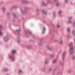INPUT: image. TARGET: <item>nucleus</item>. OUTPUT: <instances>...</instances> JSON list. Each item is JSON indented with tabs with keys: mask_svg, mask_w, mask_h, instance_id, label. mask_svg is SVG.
<instances>
[{
	"mask_svg": "<svg viewBox=\"0 0 75 75\" xmlns=\"http://www.w3.org/2000/svg\"><path fill=\"white\" fill-rule=\"evenodd\" d=\"M73 47H71L69 50V53L70 54H71L73 53Z\"/></svg>",
	"mask_w": 75,
	"mask_h": 75,
	"instance_id": "obj_1",
	"label": "nucleus"
},
{
	"mask_svg": "<svg viewBox=\"0 0 75 75\" xmlns=\"http://www.w3.org/2000/svg\"><path fill=\"white\" fill-rule=\"evenodd\" d=\"M72 45V43H70V44H69V47L71 46Z\"/></svg>",
	"mask_w": 75,
	"mask_h": 75,
	"instance_id": "obj_2",
	"label": "nucleus"
},
{
	"mask_svg": "<svg viewBox=\"0 0 75 75\" xmlns=\"http://www.w3.org/2000/svg\"><path fill=\"white\" fill-rule=\"evenodd\" d=\"M16 52V51L15 50H13L12 52L13 53H15Z\"/></svg>",
	"mask_w": 75,
	"mask_h": 75,
	"instance_id": "obj_3",
	"label": "nucleus"
},
{
	"mask_svg": "<svg viewBox=\"0 0 75 75\" xmlns=\"http://www.w3.org/2000/svg\"><path fill=\"white\" fill-rule=\"evenodd\" d=\"M65 54H66V52H64V53H63V57H64V56H65Z\"/></svg>",
	"mask_w": 75,
	"mask_h": 75,
	"instance_id": "obj_4",
	"label": "nucleus"
},
{
	"mask_svg": "<svg viewBox=\"0 0 75 75\" xmlns=\"http://www.w3.org/2000/svg\"><path fill=\"white\" fill-rule=\"evenodd\" d=\"M3 35V33L2 32H0V36H1Z\"/></svg>",
	"mask_w": 75,
	"mask_h": 75,
	"instance_id": "obj_5",
	"label": "nucleus"
},
{
	"mask_svg": "<svg viewBox=\"0 0 75 75\" xmlns=\"http://www.w3.org/2000/svg\"><path fill=\"white\" fill-rule=\"evenodd\" d=\"M67 30H68V32H69V30H70L69 29V28H68V29H67Z\"/></svg>",
	"mask_w": 75,
	"mask_h": 75,
	"instance_id": "obj_6",
	"label": "nucleus"
},
{
	"mask_svg": "<svg viewBox=\"0 0 75 75\" xmlns=\"http://www.w3.org/2000/svg\"><path fill=\"white\" fill-rule=\"evenodd\" d=\"M19 72L20 73L22 72V71L21 70H19Z\"/></svg>",
	"mask_w": 75,
	"mask_h": 75,
	"instance_id": "obj_7",
	"label": "nucleus"
},
{
	"mask_svg": "<svg viewBox=\"0 0 75 75\" xmlns=\"http://www.w3.org/2000/svg\"><path fill=\"white\" fill-rule=\"evenodd\" d=\"M47 63H48L47 62V61L46 62H45V64H47Z\"/></svg>",
	"mask_w": 75,
	"mask_h": 75,
	"instance_id": "obj_8",
	"label": "nucleus"
},
{
	"mask_svg": "<svg viewBox=\"0 0 75 75\" xmlns=\"http://www.w3.org/2000/svg\"><path fill=\"white\" fill-rule=\"evenodd\" d=\"M61 13V11H60L59 12V14H60Z\"/></svg>",
	"mask_w": 75,
	"mask_h": 75,
	"instance_id": "obj_9",
	"label": "nucleus"
},
{
	"mask_svg": "<svg viewBox=\"0 0 75 75\" xmlns=\"http://www.w3.org/2000/svg\"><path fill=\"white\" fill-rule=\"evenodd\" d=\"M60 42L61 43H62V40H61Z\"/></svg>",
	"mask_w": 75,
	"mask_h": 75,
	"instance_id": "obj_10",
	"label": "nucleus"
},
{
	"mask_svg": "<svg viewBox=\"0 0 75 75\" xmlns=\"http://www.w3.org/2000/svg\"><path fill=\"white\" fill-rule=\"evenodd\" d=\"M74 32H75L74 31H73V34H74Z\"/></svg>",
	"mask_w": 75,
	"mask_h": 75,
	"instance_id": "obj_11",
	"label": "nucleus"
},
{
	"mask_svg": "<svg viewBox=\"0 0 75 75\" xmlns=\"http://www.w3.org/2000/svg\"><path fill=\"white\" fill-rule=\"evenodd\" d=\"M42 12H43V13L45 14H46V13H44V11H42Z\"/></svg>",
	"mask_w": 75,
	"mask_h": 75,
	"instance_id": "obj_12",
	"label": "nucleus"
},
{
	"mask_svg": "<svg viewBox=\"0 0 75 75\" xmlns=\"http://www.w3.org/2000/svg\"><path fill=\"white\" fill-rule=\"evenodd\" d=\"M8 70V69H5V71H7Z\"/></svg>",
	"mask_w": 75,
	"mask_h": 75,
	"instance_id": "obj_13",
	"label": "nucleus"
},
{
	"mask_svg": "<svg viewBox=\"0 0 75 75\" xmlns=\"http://www.w3.org/2000/svg\"><path fill=\"white\" fill-rule=\"evenodd\" d=\"M67 1H68L67 0H66V1H65L66 2H67Z\"/></svg>",
	"mask_w": 75,
	"mask_h": 75,
	"instance_id": "obj_14",
	"label": "nucleus"
},
{
	"mask_svg": "<svg viewBox=\"0 0 75 75\" xmlns=\"http://www.w3.org/2000/svg\"><path fill=\"white\" fill-rule=\"evenodd\" d=\"M59 26H59V25H57V27H59Z\"/></svg>",
	"mask_w": 75,
	"mask_h": 75,
	"instance_id": "obj_15",
	"label": "nucleus"
},
{
	"mask_svg": "<svg viewBox=\"0 0 75 75\" xmlns=\"http://www.w3.org/2000/svg\"><path fill=\"white\" fill-rule=\"evenodd\" d=\"M59 5V4H57V6H58Z\"/></svg>",
	"mask_w": 75,
	"mask_h": 75,
	"instance_id": "obj_16",
	"label": "nucleus"
},
{
	"mask_svg": "<svg viewBox=\"0 0 75 75\" xmlns=\"http://www.w3.org/2000/svg\"><path fill=\"white\" fill-rule=\"evenodd\" d=\"M55 61H53V63H55Z\"/></svg>",
	"mask_w": 75,
	"mask_h": 75,
	"instance_id": "obj_17",
	"label": "nucleus"
},
{
	"mask_svg": "<svg viewBox=\"0 0 75 75\" xmlns=\"http://www.w3.org/2000/svg\"><path fill=\"white\" fill-rule=\"evenodd\" d=\"M45 28H44V30H45Z\"/></svg>",
	"mask_w": 75,
	"mask_h": 75,
	"instance_id": "obj_18",
	"label": "nucleus"
},
{
	"mask_svg": "<svg viewBox=\"0 0 75 75\" xmlns=\"http://www.w3.org/2000/svg\"><path fill=\"white\" fill-rule=\"evenodd\" d=\"M5 40H7V38H5Z\"/></svg>",
	"mask_w": 75,
	"mask_h": 75,
	"instance_id": "obj_19",
	"label": "nucleus"
},
{
	"mask_svg": "<svg viewBox=\"0 0 75 75\" xmlns=\"http://www.w3.org/2000/svg\"><path fill=\"white\" fill-rule=\"evenodd\" d=\"M44 33V31H43V32H42V33H43H43Z\"/></svg>",
	"mask_w": 75,
	"mask_h": 75,
	"instance_id": "obj_20",
	"label": "nucleus"
},
{
	"mask_svg": "<svg viewBox=\"0 0 75 75\" xmlns=\"http://www.w3.org/2000/svg\"><path fill=\"white\" fill-rule=\"evenodd\" d=\"M3 10H4V8H3Z\"/></svg>",
	"mask_w": 75,
	"mask_h": 75,
	"instance_id": "obj_21",
	"label": "nucleus"
},
{
	"mask_svg": "<svg viewBox=\"0 0 75 75\" xmlns=\"http://www.w3.org/2000/svg\"><path fill=\"white\" fill-rule=\"evenodd\" d=\"M43 5H44V4H43Z\"/></svg>",
	"mask_w": 75,
	"mask_h": 75,
	"instance_id": "obj_22",
	"label": "nucleus"
},
{
	"mask_svg": "<svg viewBox=\"0 0 75 75\" xmlns=\"http://www.w3.org/2000/svg\"><path fill=\"white\" fill-rule=\"evenodd\" d=\"M69 23H70V22H69Z\"/></svg>",
	"mask_w": 75,
	"mask_h": 75,
	"instance_id": "obj_23",
	"label": "nucleus"
},
{
	"mask_svg": "<svg viewBox=\"0 0 75 75\" xmlns=\"http://www.w3.org/2000/svg\"><path fill=\"white\" fill-rule=\"evenodd\" d=\"M73 59H74V57L73 58Z\"/></svg>",
	"mask_w": 75,
	"mask_h": 75,
	"instance_id": "obj_24",
	"label": "nucleus"
},
{
	"mask_svg": "<svg viewBox=\"0 0 75 75\" xmlns=\"http://www.w3.org/2000/svg\"><path fill=\"white\" fill-rule=\"evenodd\" d=\"M5 41H6V40H5Z\"/></svg>",
	"mask_w": 75,
	"mask_h": 75,
	"instance_id": "obj_25",
	"label": "nucleus"
}]
</instances>
